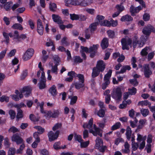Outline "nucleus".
<instances>
[{"mask_svg": "<svg viewBox=\"0 0 155 155\" xmlns=\"http://www.w3.org/2000/svg\"><path fill=\"white\" fill-rule=\"evenodd\" d=\"M60 114V111L58 110H54L52 112L51 117L53 118H56L58 117Z\"/></svg>", "mask_w": 155, "mask_h": 155, "instance_id": "393cba45", "label": "nucleus"}, {"mask_svg": "<svg viewBox=\"0 0 155 155\" xmlns=\"http://www.w3.org/2000/svg\"><path fill=\"white\" fill-rule=\"evenodd\" d=\"M52 17L53 21L58 24H63L64 22L62 21L61 18L58 15L53 14L52 15Z\"/></svg>", "mask_w": 155, "mask_h": 155, "instance_id": "4468645a", "label": "nucleus"}, {"mask_svg": "<svg viewBox=\"0 0 155 155\" xmlns=\"http://www.w3.org/2000/svg\"><path fill=\"white\" fill-rule=\"evenodd\" d=\"M4 144L7 147H9L10 146V143L9 142V139L7 137H5L4 139Z\"/></svg>", "mask_w": 155, "mask_h": 155, "instance_id": "774afa93", "label": "nucleus"}, {"mask_svg": "<svg viewBox=\"0 0 155 155\" xmlns=\"http://www.w3.org/2000/svg\"><path fill=\"white\" fill-rule=\"evenodd\" d=\"M132 150L134 151L137 150L139 147V145L138 143H136L135 142L132 143Z\"/></svg>", "mask_w": 155, "mask_h": 155, "instance_id": "bf43d9fd", "label": "nucleus"}, {"mask_svg": "<svg viewBox=\"0 0 155 155\" xmlns=\"http://www.w3.org/2000/svg\"><path fill=\"white\" fill-rule=\"evenodd\" d=\"M44 104V102H42L41 103L38 102L37 104V106L40 107L41 112L42 114H44L46 118H50L51 117L52 111L51 110L44 111L43 108Z\"/></svg>", "mask_w": 155, "mask_h": 155, "instance_id": "0eeeda50", "label": "nucleus"}, {"mask_svg": "<svg viewBox=\"0 0 155 155\" xmlns=\"http://www.w3.org/2000/svg\"><path fill=\"white\" fill-rule=\"evenodd\" d=\"M9 97L5 95H3L0 97V101L1 102H3L5 101L6 102H9Z\"/></svg>", "mask_w": 155, "mask_h": 155, "instance_id": "c03bdc74", "label": "nucleus"}, {"mask_svg": "<svg viewBox=\"0 0 155 155\" xmlns=\"http://www.w3.org/2000/svg\"><path fill=\"white\" fill-rule=\"evenodd\" d=\"M69 98H71L70 104L71 105L75 104L78 100V97L76 96H74L72 97H69Z\"/></svg>", "mask_w": 155, "mask_h": 155, "instance_id": "a878e982", "label": "nucleus"}, {"mask_svg": "<svg viewBox=\"0 0 155 155\" xmlns=\"http://www.w3.org/2000/svg\"><path fill=\"white\" fill-rule=\"evenodd\" d=\"M77 74L74 71H71L69 72L68 74V75L70 77H72L73 78L74 77L76 78Z\"/></svg>", "mask_w": 155, "mask_h": 155, "instance_id": "680f3d73", "label": "nucleus"}, {"mask_svg": "<svg viewBox=\"0 0 155 155\" xmlns=\"http://www.w3.org/2000/svg\"><path fill=\"white\" fill-rule=\"evenodd\" d=\"M132 133V131L131 128L129 126H127V127L125 134L126 137L128 140H130V139Z\"/></svg>", "mask_w": 155, "mask_h": 155, "instance_id": "a211bd4d", "label": "nucleus"}, {"mask_svg": "<svg viewBox=\"0 0 155 155\" xmlns=\"http://www.w3.org/2000/svg\"><path fill=\"white\" fill-rule=\"evenodd\" d=\"M84 128H88L89 133L92 134L94 136L98 135L100 137L102 136V130L100 128L97 127L95 124L93 125V119L91 118L89 120L88 123H85L83 125Z\"/></svg>", "mask_w": 155, "mask_h": 155, "instance_id": "f257e3e1", "label": "nucleus"}, {"mask_svg": "<svg viewBox=\"0 0 155 155\" xmlns=\"http://www.w3.org/2000/svg\"><path fill=\"white\" fill-rule=\"evenodd\" d=\"M39 134L38 132H35L33 134L34 137L35 139V140L38 142H40V140Z\"/></svg>", "mask_w": 155, "mask_h": 155, "instance_id": "864d4df0", "label": "nucleus"}, {"mask_svg": "<svg viewBox=\"0 0 155 155\" xmlns=\"http://www.w3.org/2000/svg\"><path fill=\"white\" fill-rule=\"evenodd\" d=\"M8 131L9 132H12L13 133L15 134L17 132H19V130L15 126H12L9 129Z\"/></svg>", "mask_w": 155, "mask_h": 155, "instance_id": "09e8293b", "label": "nucleus"}, {"mask_svg": "<svg viewBox=\"0 0 155 155\" xmlns=\"http://www.w3.org/2000/svg\"><path fill=\"white\" fill-rule=\"evenodd\" d=\"M100 25H101L104 26L110 27L111 26L110 21L107 20H105L103 22H101Z\"/></svg>", "mask_w": 155, "mask_h": 155, "instance_id": "473e14b6", "label": "nucleus"}, {"mask_svg": "<svg viewBox=\"0 0 155 155\" xmlns=\"http://www.w3.org/2000/svg\"><path fill=\"white\" fill-rule=\"evenodd\" d=\"M74 138L75 141H78L79 143L83 141V140L82 138V137L80 135H77V134H74Z\"/></svg>", "mask_w": 155, "mask_h": 155, "instance_id": "72a5a7b5", "label": "nucleus"}, {"mask_svg": "<svg viewBox=\"0 0 155 155\" xmlns=\"http://www.w3.org/2000/svg\"><path fill=\"white\" fill-rule=\"evenodd\" d=\"M103 143V142L102 139H98L96 140V147L97 148L98 147H99L100 146L101 144Z\"/></svg>", "mask_w": 155, "mask_h": 155, "instance_id": "0e129e2a", "label": "nucleus"}, {"mask_svg": "<svg viewBox=\"0 0 155 155\" xmlns=\"http://www.w3.org/2000/svg\"><path fill=\"white\" fill-rule=\"evenodd\" d=\"M99 45L98 44L93 45L92 46H91L89 49L86 47L83 46H81V50L80 51L86 53H90V57L91 58H93L95 56L97 52Z\"/></svg>", "mask_w": 155, "mask_h": 155, "instance_id": "7ed1b4c3", "label": "nucleus"}, {"mask_svg": "<svg viewBox=\"0 0 155 155\" xmlns=\"http://www.w3.org/2000/svg\"><path fill=\"white\" fill-rule=\"evenodd\" d=\"M129 93L130 95H135L137 93V89L135 87H133L132 88H129L128 89Z\"/></svg>", "mask_w": 155, "mask_h": 155, "instance_id": "4c0bfd02", "label": "nucleus"}, {"mask_svg": "<svg viewBox=\"0 0 155 155\" xmlns=\"http://www.w3.org/2000/svg\"><path fill=\"white\" fill-rule=\"evenodd\" d=\"M37 31L40 35H42L44 33V27L42 25V21L40 19L37 20Z\"/></svg>", "mask_w": 155, "mask_h": 155, "instance_id": "9b49d317", "label": "nucleus"}, {"mask_svg": "<svg viewBox=\"0 0 155 155\" xmlns=\"http://www.w3.org/2000/svg\"><path fill=\"white\" fill-rule=\"evenodd\" d=\"M17 113L16 116V120L18 121L20 119L22 118L23 117V111L20 108H18L17 111Z\"/></svg>", "mask_w": 155, "mask_h": 155, "instance_id": "6ab92c4d", "label": "nucleus"}, {"mask_svg": "<svg viewBox=\"0 0 155 155\" xmlns=\"http://www.w3.org/2000/svg\"><path fill=\"white\" fill-rule=\"evenodd\" d=\"M150 18V14L147 13H145L144 14L143 16V19L144 21H149Z\"/></svg>", "mask_w": 155, "mask_h": 155, "instance_id": "79ce46f5", "label": "nucleus"}, {"mask_svg": "<svg viewBox=\"0 0 155 155\" xmlns=\"http://www.w3.org/2000/svg\"><path fill=\"white\" fill-rule=\"evenodd\" d=\"M74 63H82L83 59L79 56H76L74 57Z\"/></svg>", "mask_w": 155, "mask_h": 155, "instance_id": "e433bc0d", "label": "nucleus"}, {"mask_svg": "<svg viewBox=\"0 0 155 155\" xmlns=\"http://www.w3.org/2000/svg\"><path fill=\"white\" fill-rule=\"evenodd\" d=\"M97 115L100 117H104L105 115V110L103 109H100L97 112Z\"/></svg>", "mask_w": 155, "mask_h": 155, "instance_id": "2f4dec72", "label": "nucleus"}, {"mask_svg": "<svg viewBox=\"0 0 155 155\" xmlns=\"http://www.w3.org/2000/svg\"><path fill=\"white\" fill-rule=\"evenodd\" d=\"M74 85L75 88L77 89H79L84 86V83H80V82H76L74 83Z\"/></svg>", "mask_w": 155, "mask_h": 155, "instance_id": "cd10ccee", "label": "nucleus"}, {"mask_svg": "<svg viewBox=\"0 0 155 155\" xmlns=\"http://www.w3.org/2000/svg\"><path fill=\"white\" fill-rule=\"evenodd\" d=\"M140 111L141 114L144 117H146L149 113V110L148 109L142 108L141 110Z\"/></svg>", "mask_w": 155, "mask_h": 155, "instance_id": "a19ab883", "label": "nucleus"}, {"mask_svg": "<svg viewBox=\"0 0 155 155\" xmlns=\"http://www.w3.org/2000/svg\"><path fill=\"white\" fill-rule=\"evenodd\" d=\"M112 73V70L110 69L108 70L107 73L104 75V81H110V78Z\"/></svg>", "mask_w": 155, "mask_h": 155, "instance_id": "aec40b11", "label": "nucleus"}, {"mask_svg": "<svg viewBox=\"0 0 155 155\" xmlns=\"http://www.w3.org/2000/svg\"><path fill=\"white\" fill-rule=\"evenodd\" d=\"M62 126V124L61 123H57L52 128L53 131H55L58 129L61 128Z\"/></svg>", "mask_w": 155, "mask_h": 155, "instance_id": "052dcab7", "label": "nucleus"}, {"mask_svg": "<svg viewBox=\"0 0 155 155\" xmlns=\"http://www.w3.org/2000/svg\"><path fill=\"white\" fill-rule=\"evenodd\" d=\"M38 85L40 89L41 90L45 88L46 87V81L40 80Z\"/></svg>", "mask_w": 155, "mask_h": 155, "instance_id": "4be33fe9", "label": "nucleus"}, {"mask_svg": "<svg viewBox=\"0 0 155 155\" xmlns=\"http://www.w3.org/2000/svg\"><path fill=\"white\" fill-rule=\"evenodd\" d=\"M143 69V74L145 78H149L152 74L153 71L150 68L149 64H144Z\"/></svg>", "mask_w": 155, "mask_h": 155, "instance_id": "6e6552de", "label": "nucleus"}, {"mask_svg": "<svg viewBox=\"0 0 155 155\" xmlns=\"http://www.w3.org/2000/svg\"><path fill=\"white\" fill-rule=\"evenodd\" d=\"M107 147L105 146H100L99 147H98L97 148L99 149V151L102 153H104Z\"/></svg>", "mask_w": 155, "mask_h": 155, "instance_id": "69168bd1", "label": "nucleus"}, {"mask_svg": "<svg viewBox=\"0 0 155 155\" xmlns=\"http://www.w3.org/2000/svg\"><path fill=\"white\" fill-rule=\"evenodd\" d=\"M129 82L134 87L137 86L138 84V82L136 79H132L129 80Z\"/></svg>", "mask_w": 155, "mask_h": 155, "instance_id": "13d9d810", "label": "nucleus"}, {"mask_svg": "<svg viewBox=\"0 0 155 155\" xmlns=\"http://www.w3.org/2000/svg\"><path fill=\"white\" fill-rule=\"evenodd\" d=\"M133 20V18L130 15H126L122 17L120 20L122 21H130Z\"/></svg>", "mask_w": 155, "mask_h": 155, "instance_id": "f3484780", "label": "nucleus"}, {"mask_svg": "<svg viewBox=\"0 0 155 155\" xmlns=\"http://www.w3.org/2000/svg\"><path fill=\"white\" fill-rule=\"evenodd\" d=\"M150 48L149 47H146L142 49L140 52V54L143 56H147L148 53L147 52L148 50Z\"/></svg>", "mask_w": 155, "mask_h": 155, "instance_id": "7c9ffc66", "label": "nucleus"}, {"mask_svg": "<svg viewBox=\"0 0 155 155\" xmlns=\"http://www.w3.org/2000/svg\"><path fill=\"white\" fill-rule=\"evenodd\" d=\"M61 143L60 141L54 143L53 147L54 149L56 150H58L61 149L60 145Z\"/></svg>", "mask_w": 155, "mask_h": 155, "instance_id": "5fc2aeb1", "label": "nucleus"}, {"mask_svg": "<svg viewBox=\"0 0 155 155\" xmlns=\"http://www.w3.org/2000/svg\"><path fill=\"white\" fill-rule=\"evenodd\" d=\"M76 77H78V79L80 82L82 83H84V76L83 74H77Z\"/></svg>", "mask_w": 155, "mask_h": 155, "instance_id": "49530a36", "label": "nucleus"}, {"mask_svg": "<svg viewBox=\"0 0 155 155\" xmlns=\"http://www.w3.org/2000/svg\"><path fill=\"white\" fill-rule=\"evenodd\" d=\"M59 132V131L58 130H57L54 133L52 131H50L48 134L49 140L51 142L57 139L58 137Z\"/></svg>", "mask_w": 155, "mask_h": 155, "instance_id": "f8f14e48", "label": "nucleus"}, {"mask_svg": "<svg viewBox=\"0 0 155 155\" xmlns=\"http://www.w3.org/2000/svg\"><path fill=\"white\" fill-rule=\"evenodd\" d=\"M57 8V5L54 3H50L49 5V9L50 11L54 12L56 10L55 9Z\"/></svg>", "mask_w": 155, "mask_h": 155, "instance_id": "bb28decb", "label": "nucleus"}, {"mask_svg": "<svg viewBox=\"0 0 155 155\" xmlns=\"http://www.w3.org/2000/svg\"><path fill=\"white\" fill-rule=\"evenodd\" d=\"M12 28L14 29H19L20 30H22L23 28L21 24L19 23H15L12 26Z\"/></svg>", "mask_w": 155, "mask_h": 155, "instance_id": "f704fd0d", "label": "nucleus"}, {"mask_svg": "<svg viewBox=\"0 0 155 155\" xmlns=\"http://www.w3.org/2000/svg\"><path fill=\"white\" fill-rule=\"evenodd\" d=\"M7 51V49L3 50L0 53V59H3L5 56L6 51Z\"/></svg>", "mask_w": 155, "mask_h": 155, "instance_id": "338daca9", "label": "nucleus"}, {"mask_svg": "<svg viewBox=\"0 0 155 155\" xmlns=\"http://www.w3.org/2000/svg\"><path fill=\"white\" fill-rule=\"evenodd\" d=\"M116 8L118 10V12L119 13H120L124 9V6L121 4L117 5L116 6Z\"/></svg>", "mask_w": 155, "mask_h": 155, "instance_id": "de8ad7c7", "label": "nucleus"}, {"mask_svg": "<svg viewBox=\"0 0 155 155\" xmlns=\"http://www.w3.org/2000/svg\"><path fill=\"white\" fill-rule=\"evenodd\" d=\"M16 153V149L14 147H10L8 152V155H15Z\"/></svg>", "mask_w": 155, "mask_h": 155, "instance_id": "c756f323", "label": "nucleus"}, {"mask_svg": "<svg viewBox=\"0 0 155 155\" xmlns=\"http://www.w3.org/2000/svg\"><path fill=\"white\" fill-rule=\"evenodd\" d=\"M130 12L131 13V15L133 16L135 15V13H138L136 7L135 8L132 5H131L130 8Z\"/></svg>", "mask_w": 155, "mask_h": 155, "instance_id": "c85d7f7f", "label": "nucleus"}, {"mask_svg": "<svg viewBox=\"0 0 155 155\" xmlns=\"http://www.w3.org/2000/svg\"><path fill=\"white\" fill-rule=\"evenodd\" d=\"M11 139L12 140L15 142L17 145L21 144L23 142V139L17 133L13 134Z\"/></svg>", "mask_w": 155, "mask_h": 155, "instance_id": "ddd939ff", "label": "nucleus"}, {"mask_svg": "<svg viewBox=\"0 0 155 155\" xmlns=\"http://www.w3.org/2000/svg\"><path fill=\"white\" fill-rule=\"evenodd\" d=\"M12 4L13 3L12 2L10 1L8 2L4 5V8L5 9L6 11H8L10 10L11 6Z\"/></svg>", "mask_w": 155, "mask_h": 155, "instance_id": "5701e85b", "label": "nucleus"}, {"mask_svg": "<svg viewBox=\"0 0 155 155\" xmlns=\"http://www.w3.org/2000/svg\"><path fill=\"white\" fill-rule=\"evenodd\" d=\"M48 91L53 96H55L57 94L58 92L55 85H53L48 90Z\"/></svg>", "mask_w": 155, "mask_h": 155, "instance_id": "dca6fc26", "label": "nucleus"}, {"mask_svg": "<svg viewBox=\"0 0 155 155\" xmlns=\"http://www.w3.org/2000/svg\"><path fill=\"white\" fill-rule=\"evenodd\" d=\"M123 50H127L129 49V46L131 47L132 41L130 38H128L127 40L125 38H122L121 40Z\"/></svg>", "mask_w": 155, "mask_h": 155, "instance_id": "423d86ee", "label": "nucleus"}, {"mask_svg": "<svg viewBox=\"0 0 155 155\" xmlns=\"http://www.w3.org/2000/svg\"><path fill=\"white\" fill-rule=\"evenodd\" d=\"M2 34L3 37L5 39V40L4 41L7 44H8L9 42V38L8 34L5 31L3 32Z\"/></svg>", "mask_w": 155, "mask_h": 155, "instance_id": "c9c22d12", "label": "nucleus"}, {"mask_svg": "<svg viewBox=\"0 0 155 155\" xmlns=\"http://www.w3.org/2000/svg\"><path fill=\"white\" fill-rule=\"evenodd\" d=\"M71 19L73 21L79 20L78 15L74 13L70 14Z\"/></svg>", "mask_w": 155, "mask_h": 155, "instance_id": "8fccbe9b", "label": "nucleus"}, {"mask_svg": "<svg viewBox=\"0 0 155 155\" xmlns=\"http://www.w3.org/2000/svg\"><path fill=\"white\" fill-rule=\"evenodd\" d=\"M98 25L97 22H95L92 23L89 26V28L91 32H94L95 31L97 28V26Z\"/></svg>", "mask_w": 155, "mask_h": 155, "instance_id": "412c9836", "label": "nucleus"}, {"mask_svg": "<svg viewBox=\"0 0 155 155\" xmlns=\"http://www.w3.org/2000/svg\"><path fill=\"white\" fill-rule=\"evenodd\" d=\"M30 120L33 122H35L39 120V119L36 117L33 114H31L29 115Z\"/></svg>", "mask_w": 155, "mask_h": 155, "instance_id": "4d7b16f0", "label": "nucleus"}, {"mask_svg": "<svg viewBox=\"0 0 155 155\" xmlns=\"http://www.w3.org/2000/svg\"><path fill=\"white\" fill-rule=\"evenodd\" d=\"M122 96L121 88L118 87L113 91L111 94V97L117 101H120Z\"/></svg>", "mask_w": 155, "mask_h": 155, "instance_id": "39448f33", "label": "nucleus"}, {"mask_svg": "<svg viewBox=\"0 0 155 155\" xmlns=\"http://www.w3.org/2000/svg\"><path fill=\"white\" fill-rule=\"evenodd\" d=\"M109 45L108 39L107 38H103L101 43V46L102 49H105L108 47Z\"/></svg>", "mask_w": 155, "mask_h": 155, "instance_id": "2eb2a0df", "label": "nucleus"}, {"mask_svg": "<svg viewBox=\"0 0 155 155\" xmlns=\"http://www.w3.org/2000/svg\"><path fill=\"white\" fill-rule=\"evenodd\" d=\"M31 89L30 87L28 86L25 87L23 88L21 93L19 94V97L20 99L22 98L23 97L22 93H23L25 97H28L31 93Z\"/></svg>", "mask_w": 155, "mask_h": 155, "instance_id": "9d476101", "label": "nucleus"}, {"mask_svg": "<svg viewBox=\"0 0 155 155\" xmlns=\"http://www.w3.org/2000/svg\"><path fill=\"white\" fill-rule=\"evenodd\" d=\"M121 125V124L119 122H116L115 124L113 125L111 128V130H114L119 128Z\"/></svg>", "mask_w": 155, "mask_h": 155, "instance_id": "58836bf2", "label": "nucleus"}, {"mask_svg": "<svg viewBox=\"0 0 155 155\" xmlns=\"http://www.w3.org/2000/svg\"><path fill=\"white\" fill-rule=\"evenodd\" d=\"M28 75V71L27 70L23 71L22 73L21 76L20 78L21 80H23L25 79Z\"/></svg>", "mask_w": 155, "mask_h": 155, "instance_id": "6e6d98bb", "label": "nucleus"}, {"mask_svg": "<svg viewBox=\"0 0 155 155\" xmlns=\"http://www.w3.org/2000/svg\"><path fill=\"white\" fill-rule=\"evenodd\" d=\"M8 114L11 120L14 119L15 118L16 113L14 110L12 109L8 111Z\"/></svg>", "mask_w": 155, "mask_h": 155, "instance_id": "b1692460", "label": "nucleus"}, {"mask_svg": "<svg viewBox=\"0 0 155 155\" xmlns=\"http://www.w3.org/2000/svg\"><path fill=\"white\" fill-rule=\"evenodd\" d=\"M106 67V65L104 62L102 60L98 61L95 67L92 69L91 76L92 78H94L98 76L101 72H103Z\"/></svg>", "mask_w": 155, "mask_h": 155, "instance_id": "f03ea898", "label": "nucleus"}, {"mask_svg": "<svg viewBox=\"0 0 155 155\" xmlns=\"http://www.w3.org/2000/svg\"><path fill=\"white\" fill-rule=\"evenodd\" d=\"M139 41L138 40V38L135 36L133 40L132 45L133 47L135 48L137 46V45L139 44Z\"/></svg>", "mask_w": 155, "mask_h": 155, "instance_id": "ea45409f", "label": "nucleus"}, {"mask_svg": "<svg viewBox=\"0 0 155 155\" xmlns=\"http://www.w3.org/2000/svg\"><path fill=\"white\" fill-rule=\"evenodd\" d=\"M107 33L109 38H113L114 37L115 34L114 31L109 30L107 31Z\"/></svg>", "mask_w": 155, "mask_h": 155, "instance_id": "37998d69", "label": "nucleus"}, {"mask_svg": "<svg viewBox=\"0 0 155 155\" xmlns=\"http://www.w3.org/2000/svg\"><path fill=\"white\" fill-rule=\"evenodd\" d=\"M149 36H150L149 35H143L141 36L140 38V41L143 42V43H145L149 38Z\"/></svg>", "mask_w": 155, "mask_h": 155, "instance_id": "603ef678", "label": "nucleus"}, {"mask_svg": "<svg viewBox=\"0 0 155 155\" xmlns=\"http://www.w3.org/2000/svg\"><path fill=\"white\" fill-rule=\"evenodd\" d=\"M34 128L38 130L39 134H42L45 131V129L40 126H35L34 127Z\"/></svg>", "mask_w": 155, "mask_h": 155, "instance_id": "a18cd8bd", "label": "nucleus"}, {"mask_svg": "<svg viewBox=\"0 0 155 155\" xmlns=\"http://www.w3.org/2000/svg\"><path fill=\"white\" fill-rule=\"evenodd\" d=\"M34 50L33 48L28 49L24 54L22 58L25 61H27L30 59L34 54Z\"/></svg>", "mask_w": 155, "mask_h": 155, "instance_id": "1a4fd4ad", "label": "nucleus"}, {"mask_svg": "<svg viewBox=\"0 0 155 155\" xmlns=\"http://www.w3.org/2000/svg\"><path fill=\"white\" fill-rule=\"evenodd\" d=\"M28 24L31 29L33 30L34 28L35 25L33 20L31 19H29L28 21Z\"/></svg>", "mask_w": 155, "mask_h": 155, "instance_id": "e2e57ef3", "label": "nucleus"}, {"mask_svg": "<svg viewBox=\"0 0 155 155\" xmlns=\"http://www.w3.org/2000/svg\"><path fill=\"white\" fill-rule=\"evenodd\" d=\"M142 32L144 35L150 36L151 32L155 33V28L151 25L148 24L143 28Z\"/></svg>", "mask_w": 155, "mask_h": 155, "instance_id": "20e7f679", "label": "nucleus"}, {"mask_svg": "<svg viewBox=\"0 0 155 155\" xmlns=\"http://www.w3.org/2000/svg\"><path fill=\"white\" fill-rule=\"evenodd\" d=\"M89 144V141L85 142L81 141L80 143L81 147V148H84L87 147Z\"/></svg>", "mask_w": 155, "mask_h": 155, "instance_id": "3c124183", "label": "nucleus"}]
</instances>
